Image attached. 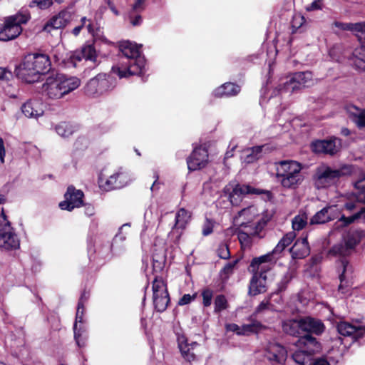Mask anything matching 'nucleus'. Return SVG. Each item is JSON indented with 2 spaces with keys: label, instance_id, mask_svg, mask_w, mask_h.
<instances>
[{
  "label": "nucleus",
  "instance_id": "f257e3e1",
  "mask_svg": "<svg viewBox=\"0 0 365 365\" xmlns=\"http://www.w3.org/2000/svg\"><path fill=\"white\" fill-rule=\"evenodd\" d=\"M51 68L49 56L45 53H33L24 56L22 62L16 67L18 78L27 83H34L41 80Z\"/></svg>",
  "mask_w": 365,
  "mask_h": 365
},
{
  "label": "nucleus",
  "instance_id": "f03ea898",
  "mask_svg": "<svg viewBox=\"0 0 365 365\" xmlns=\"http://www.w3.org/2000/svg\"><path fill=\"white\" fill-rule=\"evenodd\" d=\"M122 53L121 65L123 68L113 66L112 72L120 78H127L133 75H142L145 65V59L141 56L135 44L131 42H123L120 46Z\"/></svg>",
  "mask_w": 365,
  "mask_h": 365
},
{
  "label": "nucleus",
  "instance_id": "7ed1b4c3",
  "mask_svg": "<svg viewBox=\"0 0 365 365\" xmlns=\"http://www.w3.org/2000/svg\"><path fill=\"white\" fill-rule=\"evenodd\" d=\"M80 85L81 80L77 77L57 74L56 76H48L42 89L49 98L59 99L78 88Z\"/></svg>",
  "mask_w": 365,
  "mask_h": 365
},
{
  "label": "nucleus",
  "instance_id": "20e7f679",
  "mask_svg": "<svg viewBox=\"0 0 365 365\" xmlns=\"http://www.w3.org/2000/svg\"><path fill=\"white\" fill-rule=\"evenodd\" d=\"M352 167L344 164L339 167H331L322 164L316 169L314 175V185L317 189L325 188L334 185L341 178L349 175Z\"/></svg>",
  "mask_w": 365,
  "mask_h": 365
},
{
  "label": "nucleus",
  "instance_id": "39448f33",
  "mask_svg": "<svg viewBox=\"0 0 365 365\" xmlns=\"http://www.w3.org/2000/svg\"><path fill=\"white\" fill-rule=\"evenodd\" d=\"M31 16L27 10H21L14 15L5 19L4 25L0 29V41H8L17 38L22 32V24H26Z\"/></svg>",
  "mask_w": 365,
  "mask_h": 365
},
{
  "label": "nucleus",
  "instance_id": "423d86ee",
  "mask_svg": "<svg viewBox=\"0 0 365 365\" xmlns=\"http://www.w3.org/2000/svg\"><path fill=\"white\" fill-rule=\"evenodd\" d=\"M297 345L299 350L292 354L293 360L299 365H312V355L321 350V344L314 336L307 335L298 339Z\"/></svg>",
  "mask_w": 365,
  "mask_h": 365
},
{
  "label": "nucleus",
  "instance_id": "0eeeda50",
  "mask_svg": "<svg viewBox=\"0 0 365 365\" xmlns=\"http://www.w3.org/2000/svg\"><path fill=\"white\" fill-rule=\"evenodd\" d=\"M225 192H228V198L232 206L238 207L246 195H266L267 197H271L269 190L255 188L250 185L240 183H230L225 187Z\"/></svg>",
  "mask_w": 365,
  "mask_h": 365
},
{
  "label": "nucleus",
  "instance_id": "6e6552de",
  "mask_svg": "<svg viewBox=\"0 0 365 365\" xmlns=\"http://www.w3.org/2000/svg\"><path fill=\"white\" fill-rule=\"evenodd\" d=\"M313 84V75L310 71L297 72L277 87L280 93H295Z\"/></svg>",
  "mask_w": 365,
  "mask_h": 365
},
{
  "label": "nucleus",
  "instance_id": "1a4fd4ad",
  "mask_svg": "<svg viewBox=\"0 0 365 365\" xmlns=\"http://www.w3.org/2000/svg\"><path fill=\"white\" fill-rule=\"evenodd\" d=\"M115 86V79L113 76L100 73L88 82L85 87V93L88 96H98L112 90Z\"/></svg>",
  "mask_w": 365,
  "mask_h": 365
},
{
  "label": "nucleus",
  "instance_id": "9d476101",
  "mask_svg": "<svg viewBox=\"0 0 365 365\" xmlns=\"http://www.w3.org/2000/svg\"><path fill=\"white\" fill-rule=\"evenodd\" d=\"M19 240L4 212L0 215V247L15 250L19 247Z\"/></svg>",
  "mask_w": 365,
  "mask_h": 365
},
{
  "label": "nucleus",
  "instance_id": "9b49d317",
  "mask_svg": "<svg viewBox=\"0 0 365 365\" xmlns=\"http://www.w3.org/2000/svg\"><path fill=\"white\" fill-rule=\"evenodd\" d=\"M341 140L331 137L328 139L316 140L311 143L312 150L317 154L334 155L339 151Z\"/></svg>",
  "mask_w": 365,
  "mask_h": 365
},
{
  "label": "nucleus",
  "instance_id": "f8f14e48",
  "mask_svg": "<svg viewBox=\"0 0 365 365\" xmlns=\"http://www.w3.org/2000/svg\"><path fill=\"white\" fill-rule=\"evenodd\" d=\"M84 194L81 190H76L73 185L68 186L64 195L65 200L59 203L61 210L72 211L83 205Z\"/></svg>",
  "mask_w": 365,
  "mask_h": 365
},
{
  "label": "nucleus",
  "instance_id": "ddd939ff",
  "mask_svg": "<svg viewBox=\"0 0 365 365\" xmlns=\"http://www.w3.org/2000/svg\"><path fill=\"white\" fill-rule=\"evenodd\" d=\"M341 210L336 205H327L317 212L310 219L309 225H321L340 218Z\"/></svg>",
  "mask_w": 365,
  "mask_h": 365
},
{
  "label": "nucleus",
  "instance_id": "4468645a",
  "mask_svg": "<svg viewBox=\"0 0 365 365\" xmlns=\"http://www.w3.org/2000/svg\"><path fill=\"white\" fill-rule=\"evenodd\" d=\"M359 243V239L356 236L348 235L341 242L334 245L330 252L334 255L348 256L353 253Z\"/></svg>",
  "mask_w": 365,
  "mask_h": 365
},
{
  "label": "nucleus",
  "instance_id": "2eb2a0df",
  "mask_svg": "<svg viewBox=\"0 0 365 365\" xmlns=\"http://www.w3.org/2000/svg\"><path fill=\"white\" fill-rule=\"evenodd\" d=\"M259 215L258 209L255 205H250L245 208L242 209L237 212V215L234 217L233 220L236 225L240 227H253L255 224L250 225L256 217Z\"/></svg>",
  "mask_w": 365,
  "mask_h": 365
},
{
  "label": "nucleus",
  "instance_id": "dca6fc26",
  "mask_svg": "<svg viewBox=\"0 0 365 365\" xmlns=\"http://www.w3.org/2000/svg\"><path fill=\"white\" fill-rule=\"evenodd\" d=\"M208 162V152L206 148L198 147L194 149L187 159V168L191 171L200 170L206 166Z\"/></svg>",
  "mask_w": 365,
  "mask_h": 365
},
{
  "label": "nucleus",
  "instance_id": "f3484780",
  "mask_svg": "<svg viewBox=\"0 0 365 365\" xmlns=\"http://www.w3.org/2000/svg\"><path fill=\"white\" fill-rule=\"evenodd\" d=\"M302 336L321 335L325 329L322 320L312 317H301Z\"/></svg>",
  "mask_w": 365,
  "mask_h": 365
},
{
  "label": "nucleus",
  "instance_id": "a211bd4d",
  "mask_svg": "<svg viewBox=\"0 0 365 365\" xmlns=\"http://www.w3.org/2000/svg\"><path fill=\"white\" fill-rule=\"evenodd\" d=\"M285 348L277 343L269 344L264 352V358L272 364H282L287 359Z\"/></svg>",
  "mask_w": 365,
  "mask_h": 365
},
{
  "label": "nucleus",
  "instance_id": "6ab92c4d",
  "mask_svg": "<svg viewBox=\"0 0 365 365\" xmlns=\"http://www.w3.org/2000/svg\"><path fill=\"white\" fill-rule=\"evenodd\" d=\"M178 344L182 357L186 361L191 362L197 359V348L199 344L195 341L189 343L185 336L180 335L178 336Z\"/></svg>",
  "mask_w": 365,
  "mask_h": 365
},
{
  "label": "nucleus",
  "instance_id": "aec40b11",
  "mask_svg": "<svg viewBox=\"0 0 365 365\" xmlns=\"http://www.w3.org/2000/svg\"><path fill=\"white\" fill-rule=\"evenodd\" d=\"M263 269L264 267H262V269L259 272H252L253 275L249 284V295L256 296L267 291V275L266 272H264Z\"/></svg>",
  "mask_w": 365,
  "mask_h": 365
},
{
  "label": "nucleus",
  "instance_id": "412c9836",
  "mask_svg": "<svg viewBox=\"0 0 365 365\" xmlns=\"http://www.w3.org/2000/svg\"><path fill=\"white\" fill-rule=\"evenodd\" d=\"M268 219L265 220L262 217L259 219L253 227H247V232L240 230L237 232V237L241 244L242 247H249L251 245L250 236H258L268 222Z\"/></svg>",
  "mask_w": 365,
  "mask_h": 365
},
{
  "label": "nucleus",
  "instance_id": "4be33fe9",
  "mask_svg": "<svg viewBox=\"0 0 365 365\" xmlns=\"http://www.w3.org/2000/svg\"><path fill=\"white\" fill-rule=\"evenodd\" d=\"M128 182L127 175L122 172L110 175L104 182L101 178L99 179L100 187L106 191L122 188L128 184Z\"/></svg>",
  "mask_w": 365,
  "mask_h": 365
},
{
  "label": "nucleus",
  "instance_id": "5701e85b",
  "mask_svg": "<svg viewBox=\"0 0 365 365\" xmlns=\"http://www.w3.org/2000/svg\"><path fill=\"white\" fill-rule=\"evenodd\" d=\"M71 14L68 11H61L53 16L43 27V31L51 33L53 29H60L65 27L71 21Z\"/></svg>",
  "mask_w": 365,
  "mask_h": 365
},
{
  "label": "nucleus",
  "instance_id": "b1692460",
  "mask_svg": "<svg viewBox=\"0 0 365 365\" xmlns=\"http://www.w3.org/2000/svg\"><path fill=\"white\" fill-rule=\"evenodd\" d=\"M275 165L276 177L278 180L302 169L299 163L292 160H282L276 163Z\"/></svg>",
  "mask_w": 365,
  "mask_h": 365
},
{
  "label": "nucleus",
  "instance_id": "393cba45",
  "mask_svg": "<svg viewBox=\"0 0 365 365\" xmlns=\"http://www.w3.org/2000/svg\"><path fill=\"white\" fill-rule=\"evenodd\" d=\"M289 252L293 259H303L307 257L310 250L307 237L298 239L289 249Z\"/></svg>",
  "mask_w": 365,
  "mask_h": 365
},
{
  "label": "nucleus",
  "instance_id": "a878e982",
  "mask_svg": "<svg viewBox=\"0 0 365 365\" xmlns=\"http://www.w3.org/2000/svg\"><path fill=\"white\" fill-rule=\"evenodd\" d=\"M283 331L290 336L300 339L302 336L301 317L295 319H288L282 322Z\"/></svg>",
  "mask_w": 365,
  "mask_h": 365
},
{
  "label": "nucleus",
  "instance_id": "bb28decb",
  "mask_svg": "<svg viewBox=\"0 0 365 365\" xmlns=\"http://www.w3.org/2000/svg\"><path fill=\"white\" fill-rule=\"evenodd\" d=\"M335 24L336 27L342 30L356 32V36L358 40H363L365 38V21L355 24L336 22Z\"/></svg>",
  "mask_w": 365,
  "mask_h": 365
},
{
  "label": "nucleus",
  "instance_id": "cd10ccee",
  "mask_svg": "<svg viewBox=\"0 0 365 365\" xmlns=\"http://www.w3.org/2000/svg\"><path fill=\"white\" fill-rule=\"evenodd\" d=\"M304 180L301 170H297L294 173L284 176L278 180L281 185L285 188H296Z\"/></svg>",
  "mask_w": 365,
  "mask_h": 365
},
{
  "label": "nucleus",
  "instance_id": "c85d7f7f",
  "mask_svg": "<svg viewBox=\"0 0 365 365\" xmlns=\"http://www.w3.org/2000/svg\"><path fill=\"white\" fill-rule=\"evenodd\" d=\"M21 110L28 118H37L43 114V110L36 101H27L22 106Z\"/></svg>",
  "mask_w": 365,
  "mask_h": 365
},
{
  "label": "nucleus",
  "instance_id": "c756f323",
  "mask_svg": "<svg viewBox=\"0 0 365 365\" xmlns=\"http://www.w3.org/2000/svg\"><path fill=\"white\" fill-rule=\"evenodd\" d=\"M336 328L338 333L344 336L356 338L361 334L360 330L356 326L346 322H339Z\"/></svg>",
  "mask_w": 365,
  "mask_h": 365
},
{
  "label": "nucleus",
  "instance_id": "7c9ffc66",
  "mask_svg": "<svg viewBox=\"0 0 365 365\" xmlns=\"http://www.w3.org/2000/svg\"><path fill=\"white\" fill-rule=\"evenodd\" d=\"M273 256L274 255L272 254V252H269L267 255L252 259L249 267V270L250 272H255L259 271V269L260 271L262 267H264L263 271L267 272V271L269 269V265L264 264V263L271 261Z\"/></svg>",
  "mask_w": 365,
  "mask_h": 365
},
{
  "label": "nucleus",
  "instance_id": "2f4dec72",
  "mask_svg": "<svg viewBox=\"0 0 365 365\" xmlns=\"http://www.w3.org/2000/svg\"><path fill=\"white\" fill-rule=\"evenodd\" d=\"M240 91V87L233 83H225L215 90L214 94L217 97L236 96Z\"/></svg>",
  "mask_w": 365,
  "mask_h": 365
},
{
  "label": "nucleus",
  "instance_id": "473e14b6",
  "mask_svg": "<svg viewBox=\"0 0 365 365\" xmlns=\"http://www.w3.org/2000/svg\"><path fill=\"white\" fill-rule=\"evenodd\" d=\"M268 150L267 145H257L248 148L246 150L247 155L245 157L246 163H252L262 157L263 153Z\"/></svg>",
  "mask_w": 365,
  "mask_h": 365
},
{
  "label": "nucleus",
  "instance_id": "72a5a7b5",
  "mask_svg": "<svg viewBox=\"0 0 365 365\" xmlns=\"http://www.w3.org/2000/svg\"><path fill=\"white\" fill-rule=\"evenodd\" d=\"M359 220L365 221V208H360L356 213L349 217L342 215L339 222H341V226L346 227Z\"/></svg>",
  "mask_w": 365,
  "mask_h": 365
},
{
  "label": "nucleus",
  "instance_id": "f704fd0d",
  "mask_svg": "<svg viewBox=\"0 0 365 365\" xmlns=\"http://www.w3.org/2000/svg\"><path fill=\"white\" fill-rule=\"evenodd\" d=\"M155 309L158 312H163L168 307L170 302L169 294H157L153 296Z\"/></svg>",
  "mask_w": 365,
  "mask_h": 365
},
{
  "label": "nucleus",
  "instance_id": "c9c22d12",
  "mask_svg": "<svg viewBox=\"0 0 365 365\" xmlns=\"http://www.w3.org/2000/svg\"><path fill=\"white\" fill-rule=\"evenodd\" d=\"M359 41L360 46L354 51V56L356 58L355 63L359 68L365 71V38Z\"/></svg>",
  "mask_w": 365,
  "mask_h": 365
},
{
  "label": "nucleus",
  "instance_id": "e433bc0d",
  "mask_svg": "<svg viewBox=\"0 0 365 365\" xmlns=\"http://www.w3.org/2000/svg\"><path fill=\"white\" fill-rule=\"evenodd\" d=\"M189 218L190 215L188 212L184 208L180 209L175 215V222L173 227V229H184Z\"/></svg>",
  "mask_w": 365,
  "mask_h": 365
},
{
  "label": "nucleus",
  "instance_id": "4c0bfd02",
  "mask_svg": "<svg viewBox=\"0 0 365 365\" xmlns=\"http://www.w3.org/2000/svg\"><path fill=\"white\" fill-rule=\"evenodd\" d=\"M308 224V216L306 212H299L292 220V227L294 231L303 230Z\"/></svg>",
  "mask_w": 365,
  "mask_h": 365
},
{
  "label": "nucleus",
  "instance_id": "58836bf2",
  "mask_svg": "<svg viewBox=\"0 0 365 365\" xmlns=\"http://www.w3.org/2000/svg\"><path fill=\"white\" fill-rule=\"evenodd\" d=\"M58 135L63 138H68L76 131V127L67 122H61L55 127Z\"/></svg>",
  "mask_w": 365,
  "mask_h": 365
},
{
  "label": "nucleus",
  "instance_id": "ea45409f",
  "mask_svg": "<svg viewBox=\"0 0 365 365\" xmlns=\"http://www.w3.org/2000/svg\"><path fill=\"white\" fill-rule=\"evenodd\" d=\"M354 187L357 190L356 199L358 202L365 205V175L354 182Z\"/></svg>",
  "mask_w": 365,
  "mask_h": 365
},
{
  "label": "nucleus",
  "instance_id": "a19ab883",
  "mask_svg": "<svg viewBox=\"0 0 365 365\" xmlns=\"http://www.w3.org/2000/svg\"><path fill=\"white\" fill-rule=\"evenodd\" d=\"M229 307L228 301L224 294H218L214 300V313L219 314Z\"/></svg>",
  "mask_w": 365,
  "mask_h": 365
},
{
  "label": "nucleus",
  "instance_id": "79ce46f5",
  "mask_svg": "<svg viewBox=\"0 0 365 365\" xmlns=\"http://www.w3.org/2000/svg\"><path fill=\"white\" fill-rule=\"evenodd\" d=\"M81 52L86 61H90L94 64L97 62L96 51L92 44L86 45L82 48Z\"/></svg>",
  "mask_w": 365,
  "mask_h": 365
},
{
  "label": "nucleus",
  "instance_id": "37998d69",
  "mask_svg": "<svg viewBox=\"0 0 365 365\" xmlns=\"http://www.w3.org/2000/svg\"><path fill=\"white\" fill-rule=\"evenodd\" d=\"M262 327V325L260 322L257 321H254L253 322L247 324H243L241 326V332L240 335H247L252 333L258 332Z\"/></svg>",
  "mask_w": 365,
  "mask_h": 365
},
{
  "label": "nucleus",
  "instance_id": "c03bdc74",
  "mask_svg": "<svg viewBox=\"0 0 365 365\" xmlns=\"http://www.w3.org/2000/svg\"><path fill=\"white\" fill-rule=\"evenodd\" d=\"M153 296L168 293L166 288V284L162 279H158L157 277L155 278L153 282Z\"/></svg>",
  "mask_w": 365,
  "mask_h": 365
},
{
  "label": "nucleus",
  "instance_id": "a18cd8bd",
  "mask_svg": "<svg viewBox=\"0 0 365 365\" xmlns=\"http://www.w3.org/2000/svg\"><path fill=\"white\" fill-rule=\"evenodd\" d=\"M293 276L290 271H287L283 277H282L279 282L277 284V289L276 290V293L278 294L284 291L288 285V284L292 280Z\"/></svg>",
  "mask_w": 365,
  "mask_h": 365
},
{
  "label": "nucleus",
  "instance_id": "49530a36",
  "mask_svg": "<svg viewBox=\"0 0 365 365\" xmlns=\"http://www.w3.org/2000/svg\"><path fill=\"white\" fill-rule=\"evenodd\" d=\"M53 0H32L30 1L29 6L30 8L38 7L44 10L53 5Z\"/></svg>",
  "mask_w": 365,
  "mask_h": 365
},
{
  "label": "nucleus",
  "instance_id": "de8ad7c7",
  "mask_svg": "<svg viewBox=\"0 0 365 365\" xmlns=\"http://www.w3.org/2000/svg\"><path fill=\"white\" fill-rule=\"evenodd\" d=\"M165 263V256H154L153 258V269L155 272H160L164 268Z\"/></svg>",
  "mask_w": 365,
  "mask_h": 365
},
{
  "label": "nucleus",
  "instance_id": "09e8293b",
  "mask_svg": "<svg viewBox=\"0 0 365 365\" xmlns=\"http://www.w3.org/2000/svg\"><path fill=\"white\" fill-rule=\"evenodd\" d=\"M346 264H347L346 261H342L344 271L339 275L340 284L339 286V291L344 294L347 293L349 291L347 282L346 281V277H345V274H344V272L346 271Z\"/></svg>",
  "mask_w": 365,
  "mask_h": 365
},
{
  "label": "nucleus",
  "instance_id": "8fccbe9b",
  "mask_svg": "<svg viewBox=\"0 0 365 365\" xmlns=\"http://www.w3.org/2000/svg\"><path fill=\"white\" fill-rule=\"evenodd\" d=\"M202 297V304L205 307H208L212 304V299L213 297V291L210 289H205L201 293Z\"/></svg>",
  "mask_w": 365,
  "mask_h": 365
},
{
  "label": "nucleus",
  "instance_id": "3c124183",
  "mask_svg": "<svg viewBox=\"0 0 365 365\" xmlns=\"http://www.w3.org/2000/svg\"><path fill=\"white\" fill-rule=\"evenodd\" d=\"M337 361L334 360L332 357L322 356L317 359H313V364L312 365H336Z\"/></svg>",
  "mask_w": 365,
  "mask_h": 365
},
{
  "label": "nucleus",
  "instance_id": "603ef678",
  "mask_svg": "<svg viewBox=\"0 0 365 365\" xmlns=\"http://www.w3.org/2000/svg\"><path fill=\"white\" fill-rule=\"evenodd\" d=\"M217 252L218 256L222 259H227L230 257V252L227 243H220Z\"/></svg>",
  "mask_w": 365,
  "mask_h": 365
},
{
  "label": "nucleus",
  "instance_id": "864d4df0",
  "mask_svg": "<svg viewBox=\"0 0 365 365\" xmlns=\"http://www.w3.org/2000/svg\"><path fill=\"white\" fill-rule=\"evenodd\" d=\"M128 19L130 24L133 26H140L143 21L140 13H137L134 11H129Z\"/></svg>",
  "mask_w": 365,
  "mask_h": 365
},
{
  "label": "nucleus",
  "instance_id": "5fc2aeb1",
  "mask_svg": "<svg viewBox=\"0 0 365 365\" xmlns=\"http://www.w3.org/2000/svg\"><path fill=\"white\" fill-rule=\"evenodd\" d=\"M359 202L349 201L344 204V207L346 211L349 213H352L351 215L356 213L360 208H364V207L359 206Z\"/></svg>",
  "mask_w": 365,
  "mask_h": 365
},
{
  "label": "nucleus",
  "instance_id": "6e6d98bb",
  "mask_svg": "<svg viewBox=\"0 0 365 365\" xmlns=\"http://www.w3.org/2000/svg\"><path fill=\"white\" fill-rule=\"evenodd\" d=\"M74 338L77 345L79 347H83L86 344L85 339L82 336L80 329H78L77 325L73 324Z\"/></svg>",
  "mask_w": 365,
  "mask_h": 365
},
{
  "label": "nucleus",
  "instance_id": "4d7b16f0",
  "mask_svg": "<svg viewBox=\"0 0 365 365\" xmlns=\"http://www.w3.org/2000/svg\"><path fill=\"white\" fill-rule=\"evenodd\" d=\"M272 306L270 303V300L267 299L262 301L255 309L254 315H257L258 314H260L263 312L264 311L269 310L270 307Z\"/></svg>",
  "mask_w": 365,
  "mask_h": 365
},
{
  "label": "nucleus",
  "instance_id": "13d9d810",
  "mask_svg": "<svg viewBox=\"0 0 365 365\" xmlns=\"http://www.w3.org/2000/svg\"><path fill=\"white\" fill-rule=\"evenodd\" d=\"M296 236L294 232H289L283 236L280 241L282 244H284V246L287 247L294 241Z\"/></svg>",
  "mask_w": 365,
  "mask_h": 365
},
{
  "label": "nucleus",
  "instance_id": "bf43d9fd",
  "mask_svg": "<svg viewBox=\"0 0 365 365\" xmlns=\"http://www.w3.org/2000/svg\"><path fill=\"white\" fill-rule=\"evenodd\" d=\"M239 259H236L232 262L227 263L223 267L222 272L227 275L232 274L234 268L236 266V264L239 262Z\"/></svg>",
  "mask_w": 365,
  "mask_h": 365
},
{
  "label": "nucleus",
  "instance_id": "052dcab7",
  "mask_svg": "<svg viewBox=\"0 0 365 365\" xmlns=\"http://www.w3.org/2000/svg\"><path fill=\"white\" fill-rule=\"evenodd\" d=\"M196 296V293L192 295L185 294L180 299L178 304L180 306L188 304L195 299Z\"/></svg>",
  "mask_w": 365,
  "mask_h": 365
},
{
  "label": "nucleus",
  "instance_id": "680f3d73",
  "mask_svg": "<svg viewBox=\"0 0 365 365\" xmlns=\"http://www.w3.org/2000/svg\"><path fill=\"white\" fill-rule=\"evenodd\" d=\"M83 57V53L81 51L74 52L70 57V61L73 65V66H76L77 63L80 62Z\"/></svg>",
  "mask_w": 365,
  "mask_h": 365
},
{
  "label": "nucleus",
  "instance_id": "e2e57ef3",
  "mask_svg": "<svg viewBox=\"0 0 365 365\" xmlns=\"http://www.w3.org/2000/svg\"><path fill=\"white\" fill-rule=\"evenodd\" d=\"M144 1L145 0H136L135 4L133 5L132 9L130 11L141 13L145 9Z\"/></svg>",
  "mask_w": 365,
  "mask_h": 365
},
{
  "label": "nucleus",
  "instance_id": "0e129e2a",
  "mask_svg": "<svg viewBox=\"0 0 365 365\" xmlns=\"http://www.w3.org/2000/svg\"><path fill=\"white\" fill-rule=\"evenodd\" d=\"M322 0H314L312 3L306 7V10L307 11H312L322 9Z\"/></svg>",
  "mask_w": 365,
  "mask_h": 365
},
{
  "label": "nucleus",
  "instance_id": "69168bd1",
  "mask_svg": "<svg viewBox=\"0 0 365 365\" xmlns=\"http://www.w3.org/2000/svg\"><path fill=\"white\" fill-rule=\"evenodd\" d=\"M87 21H88V19L86 17H83L81 18V25L79 26H76L73 30H72V34L74 35V36H78L81 31L82 30V29L85 26L86 24L87 23Z\"/></svg>",
  "mask_w": 365,
  "mask_h": 365
},
{
  "label": "nucleus",
  "instance_id": "338daca9",
  "mask_svg": "<svg viewBox=\"0 0 365 365\" xmlns=\"http://www.w3.org/2000/svg\"><path fill=\"white\" fill-rule=\"evenodd\" d=\"M285 248L286 247L284 246V244H282L279 240L271 252L274 256H279L285 250Z\"/></svg>",
  "mask_w": 365,
  "mask_h": 365
},
{
  "label": "nucleus",
  "instance_id": "774afa93",
  "mask_svg": "<svg viewBox=\"0 0 365 365\" xmlns=\"http://www.w3.org/2000/svg\"><path fill=\"white\" fill-rule=\"evenodd\" d=\"M356 123L359 128L365 127V111L361 112L357 117Z\"/></svg>",
  "mask_w": 365,
  "mask_h": 365
}]
</instances>
